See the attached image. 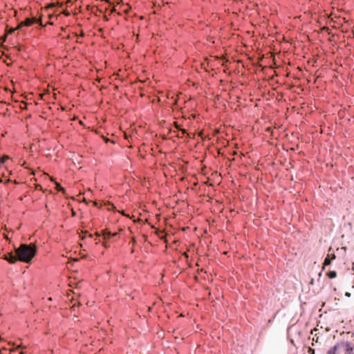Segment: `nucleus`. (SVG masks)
<instances>
[{
  "mask_svg": "<svg viewBox=\"0 0 354 354\" xmlns=\"http://www.w3.org/2000/svg\"><path fill=\"white\" fill-rule=\"evenodd\" d=\"M15 253L19 261L30 263L37 253V247L32 243H22L15 249Z\"/></svg>",
  "mask_w": 354,
  "mask_h": 354,
  "instance_id": "obj_1",
  "label": "nucleus"
},
{
  "mask_svg": "<svg viewBox=\"0 0 354 354\" xmlns=\"http://www.w3.org/2000/svg\"><path fill=\"white\" fill-rule=\"evenodd\" d=\"M326 354H354V347L348 341H339L330 347Z\"/></svg>",
  "mask_w": 354,
  "mask_h": 354,
  "instance_id": "obj_2",
  "label": "nucleus"
},
{
  "mask_svg": "<svg viewBox=\"0 0 354 354\" xmlns=\"http://www.w3.org/2000/svg\"><path fill=\"white\" fill-rule=\"evenodd\" d=\"M3 259L8 261L10 263H15L18 260V257L12 253H8L3 255Z\"/></svg>",
  "mask_w": 354,
  "mask_h": 354,
  "instance_id": "obj_3",
  "label": "nucleus"
},
{
  "mask_svg": "<svg viewBox=\"0 0 354 354\" xmlns=\"http://www.w3.org/2000/svg\"><path fill=\"white\" fill-rule=\"evenodd\" d=\"M335 258H336V256L335 254H333L331 256L328 254L324 259L322 269L324 270L326 266H329L331 263L332 260L335 259Z\"/></svg>",
  "mask_w": 354,
  "mask_h": 354,
  "instance_id": "obj_4",
  "label": "nucleus"
},
{
  "mask_svg": "<svg viewBox=\"0 0 354 354\" xmlns=\"http://www.w3.org/2000/svg\"><path fill=\"white\" fill-rule=\"evenodd\" d=\"M35 21L33 19L26 18L24 21L21 22L18 25V28H21L23 26H30L34 24Z\"/></svg>",
  "mask_w": 354,
  "mask_h": 354,
  "instance_id": "obj_5",
  "label": "nucleus"
},
{
  "mask_svg": "<svg viewBox=\"0 0 354 354\" xmlns=\"http://www.w3.org/2000/svg\"><path fill=\"white\" fill-rule=\"evenodd\" d=\"M118 232H113V233H112V232H109V231H108V230H104V231L103 232V234H102V235H103V238H104V239H105V240H106V239H111V238H113V237H115V236H118Z\"/></svg>",
  "mask_w": 354,
  "mask_h": 354,
  "instance_id": "obj_6",
  "label": "nucleus"
},
{
  "mask_svg": "<svg viewBox=\"0 0 354 354\" xmlns=\"http://www.w3.org/2000/svg\"><path fill=\"white\" fill-rule=\"evenodd\" d=\"M326 275L330 279H334L337 277V272L334 270L329 271L328 272H327Z\"/></svg>",
  "mask_w": 354,
  "mask_h": 354,
  "instance_id": "obj_7",
  "label": "nucleus"
},
{
  "mask_svg": "<svg viewBox=\"0 0 354 354\" xmlns=\"http://www.w3.org/2000/svg\"><path fill=\"white\" fill-rule=\"evenodd\" d=\"M10 158L7 155H4L2 157L0 158V167L3 165L7 160H8Z\"/></svg>",
  "mask_w": 354,
  "mask_h": 354,
  "instance_id": "obj_8",
  "label": "nucleus"
},
{
  "mask_svg": "<svg viewBox=\"0 0 354 354\" xmlns=\"http://www.w3.org/2000/svg\"><path fill=\"white\" fill-rule=\"evenodd\" d=\"M56 188L58 191L59 192H65V189L61 186L60 184L59 183H57L56 185Z\"/></svg>",
  "mask_w": 354,
  "mask_h": 354,
  "instance_id": "obj_9",
  "label": "nucleus"
},
{
  "mask_svg": "<svg viewBox=\"0 0 354 354\" xmlns=\"http://www.w3.org/2000/svg\"><path fill=\"white\" fill-rule=\"evenodd\" d=\"M18 29H19V28H18V26H17V27H16V28H10V29L9 30V33H10V34H11V33H13L15 30H18Z\"/></svg>",
  "mask_w": 354,
  "mask_h": 354,
  "instance_id": "obj_10",
  "label": "nucleus"
},
{
  "mask_svg": "<svg viewBox=\"0 0 354 354\" xmlns=\"http://www.w3.org/2000/svg\"><path fill=\"white\" fill-rule=\"evenodd\" d=\"M180 131L181 132L182 136H183L185 133H187V131L184 129H180Z\"/></svg>",
  "mask_w": 354,
  "mask_h": 354,
  "instance_id": "obj_11",
  "label": "nucleus"
},
{
  "mask_svg": "<svg viewBox=\"0 0 354 354\" xmlns=\"http://www.w3.org/2000/svg\"><path fill=\"white\" fill-rule=\"evenodd\" d=\"M175 127L180 131L181 129L178 124H175Z\"/></svg>",
  "mask_w": 354,
  "mask_h": 354,
  "instance_id": "obj_12",
  "label": "nucleus"
},
{
  "mask_svg": "<svg viewBox=\"0 0 354 354\" xmlns=\"http://www.w3.org/2000/svg\"><path fill=\"white\" fill-rule=\"evenodd\" d=\"M176 136H177V137H178V138H183L182 134H181V133H179L176 135Z\"/></svg>",
  "mask_w": 354,
  "mask_h": 354,
  "instance_id": "obj_13",
  "label": "nucleus"
},
{
  "mask_svg": "<svg viewBox=\"0 0 354 354\" xmlns=\"http://www.w3.org/2000/svg\"><path fill=\"white\" fill-rule=\"evenodd\" d=\"M103 245L104 246V248H108L109 245H107L106 242H104L103 243Z\"/></svg>",
  "mask_w": 354,
  "mask_h": 354,
  "instance_id": "obj_14",
  "label": "nucleus"
},
{
  "mask_svg": "<svg viewBox=\"0 0 354 354\" xmlns=\"http://www.w3.org/2000/svg\"><path fill=\"white\" fill-rule=\"evenodd\" d=\"M345 295H346V297H350V296H351V293H350V292H346V294H345Z\"/></svg>",
  "mask_w": 354,
  "mask_h": 354,
  "instance_id": "obj_15",
  "label": "nucleus"
},
{
  "mask_svg": "<svg viewBox=\"0 0 354 354\" xmlns=\"http://www.w3.org/2000/svg\"><path fill=\"white\" fill-rule=\"evenodd\" d=\"M121 213H122V215H124V216H127V217H129V216L128 214H124V211H122Z\"/></svg>",
  "mask_w": 354,
  "mask_h": 354,
  "instance_id": "obj_16",
  "label": "nucleus"
},
{
  "mask_svg": "<svg viewBox=\"0 0 354 354\" xmlns=\"http://www.w3.org/2000/svg\"><path fill=\"white\" fill-rule=\"evenodd\" d=\"M102 1H105V2H107L109 3H110V1L109 0H101Z\"/></svg>",
  "mask_w": 354,
  "mask_h": 354,
  "instance_id": "obj_17",
  "label": "nucleus"
},
{
  "mask_svg": "<svg viewBox=\"0 0 354 354\" xmlns=\"http://www.w3.org/2000/svg\"><path fill=\"white\" fill-rule=\"evenodd\" d=\"M72 215H73V216H75V212L73 210V212H72Z\"/></svg>",
  "mask_w": 354,
  "mask_h": 354,
  "instance_id": "obj_18",
  "label": "nucleus"
},
{
  "mask_svg": "<svg viewBox=\"0 0 354 354\" xmlns=\"http://www.w3.org/2000/svg\"><path fill=\"white\" fill-rule=\"evenodd\" d=\"M310 351H312L313 353H314V350H313L312 348H310Z\"/></svg>",
  "mask_w": 354,
  "mask_h": 354,
  "instance_id": "obj_19",
  "label": "nucleus"
},
{
  "mask_svg": "<svg viewBox=\"0 0 354 354\" xmlns=\"http://www.w3.org/2000/svg\"><path fill=\"white\" fill-rule=\"evenodd\" d=\"M2 183V180L0 178V183Z\"/></svg>",
  "mask_w": 354,
  "mask_h": 354,
  "instance_id": "obj_20",
  "label": "nucleus"
}]
</instances>
